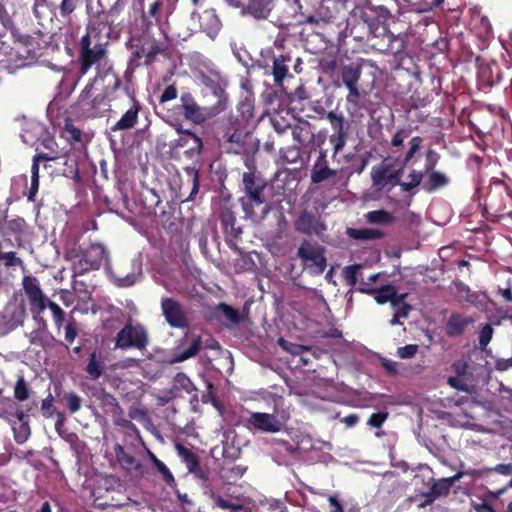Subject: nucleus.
<instances>
[{"label":"nucleus","instance_id":"1","mask_svg":"<svg viewBox=\"0 0 512 512\" xmlns=\"http://www.w3.org/2000/svg\"><path fill=\"white\" fill-rule=\"evenodd\" d=\"M3 0H0V69L10 72L31 65L40 55L39 43L30 36H22L13 40L7 33V25L10 22L9 13L6 11Z\"/></svg>","mask_w":512,"mask_h":512},{"label":"nucleus","instance_id":"2","mask_svg":"<svg viewBox=\"0 0 512 512\" xmlns=\"http://www.w3.org/2000/svg\"><path fill=\"white\" fill-rule=\"evenodd\" d=\"M180 100L184 118L194 125H203L226 110L221 102L214 103L209 99L207 105L201 106L190 93L182 94Z\"/></svg>","mask_w":512,"mask_h":512},{"label":"nucleus","instance_id":"3","mask_svg":"<svg viewBox=\"0 0 512 512\" xmlns=\"http://www.w3.org/2000/svg\"><path fill=\"white\" fill-rule=\"evenodd\" d=\"M104 44L101 43L98 30L89 25L80 42V71L85 75L90 67L105 56Z\"/></svg>","mask_w":512,"mask_h":512},{"label":"nucleus","instance_id":"4","mask_svg":"<svg viewBox=\"0 0 512 512\" xmlns=\"http://www.w3.org/2000/svg\"><path fill=\"white\" fill-rule=\"evenodd\" d=\"M77 0H35L33 13L38 23L45 27L59 14L66 18L76 7Z\"/></svg>","mask_w":512,"mask_h":512},{"label":"nucleus","instance_id":"5","mask_svg":"<svg viewBox=\"0 0 512 512\" xmlns=\"http://www.w3.org/2000/svg\"><path fill=\"white\" fill-rule=\"evenodd\" d=\"M148 344L149 336L146 328L139 323L132 324L131 321L125 324L115 338L116 349L136 348L143 350Z\"/></svg>","mask_w":512,"mask_h":512},{"label":"nucleus","instance_id":"6","mask_svg":"<svg viewBox=\"0 0 512 512\" xmlns=\"http://www.w3.org/2000/svg\"><path fill=\"white\" fill-rule=\"evenodd\" d=\"M297 256L302 260L304 266L311 274L320 275L327 266L324 248L318 244H312L307 240H304L298 248Z\"/></svg>","mask_w":512,"mask_h":512},{"label":"nucleus","instance_id":"7","mask_svg":"<svg viewBox=\"0 0 512 512\" xmlns=\"http://www.w3.org/2000/svg\"><path fill=\"white\" fill-rule=\"evenodd\" d=\"M41 145L52 152L54 155H48L45 153H38L33 157V163L31 167V187L29 193V199L32 200L34 195L37 193L39 188V162L40 161H52L57 159L58 143L55 139L48 134H44L40 139Z\"/></svg>","mask_w":512,"mask_h":512},{"label":"nucleus","instance_id":"8","mask_svg":"<svg viewBox=\"0 0 512 512\" xmlns=\"http://www.w3.org/2000/svg\"><path fill=\"white\" fill-rule=\"evenodd\" d=\"M199 80L211 91L213 96V100L211 101L214 103L221 102L222 106L227 109L228 96L225 92L227 86L225 78H223L218 71L210 70L205 73H200Z\"/></svg>","mask_w":512,"mask_h":512},{"label":"nucleus","instance_id":"9","mask_svg":"<svg viewBox=\"0 0 512 512\" xmlns=\"http://www.w3.org/2000/svg\"><path fill=\"white\" fill-rule=\"evenodd\" d=\"M24 292L29 300L30 311L33 314H41L48 305V299L41 290L35 277L25 276L22 281Z\"/></svg>","mask_w":512,"mask_h":512},{"label":"nucleus","instance_id":"10","mask_svg":"<svg viewBox=\"0 0 512 512\" xmlns=\"http://www.w3.org/2000/svg\"><path fill=\"white\" fill-rule=\"evenodd\" d=\"M103 262L109 263L105 247L100 243H93L85 250L83 257L78 263V267L80 272L83 273L99 269Z\"/></svg>","mask_w":512,"mask_h":512},{"label":"nucleus","instance_id":"11","mask_svg":"<svg viewBox=\"0 0 512 512\" xmlns=\"http://www.w3.org/2000/svg\"><path fill=\"white\" fill-rule=\"evenodd\" d=\"M248 424L263 433H278L283 427V422L275 415L264 412H251L247 419Z\"/></svg>","mask_w":512,"mask_h":512},{"label":"nucleus","instance_id":"12","mask_svg":"<svg viewBox=\"0 0 512 512\" xmlns=\"http://www.w3.org/2000/svg\"><path fill=\"white\" fill-rule=\"evenodd\" d=\"M161 310L167 323L173 328H184L187 326L186 314L181 304L173 298H163Z\"/></svg>","mask_w":512,"mask_h":512},{"label":"nucleus","instance_id":"13","mask_svg":"<svg viewBox=\"0 0 512 512\" xmlns=\"http://www.w3.org/2000/svg\"><path fill=\"white\" fill-rule=\"evenodd\" d=\"M243 184L247 194L245 198H251L252 204L261 206V212L264 213L266 207L262 202V195L266 187V182L253 173H244Z\"/></svg>","mask_w":512,"mask_h":512},{"label":"nucleus","instance_id":"14","mask_svg":"<svg viewBox=\"0 0 512 512\" xmlns=\"http://www.w3.org/2000/svg\"><path fill=\"white\" fill-rule=\"evenodd\" d=\"M399 174L400 170L391 171L390 168L383 163L373 166L371 169L373 187H375L377 191H381L387 184H391L393 186L399 185Z\"/></svg>","mask_w":512,"mask_h":512},{"label":"nucleus","instance_id":"15","mask_svg":"<svg viewBox=\"0 0 512 512\" xmlns=\"http://www.w3.org/2000/svg\"><path fill=\"white\" fill-rule=\"evenodd\" d=\"M295 228L303 234H315L317 236H320L326 230V226L321 222L320 218L307 211L302 212L297 218Z\"/></svg>","mask_w":512,"mask_h":512},{"label":"nucleus","instance_id":"16","mask_svg":"<svg viewBox=\"0 0 512 512\" xmlns=\"http://www.w3.org/2000/svg\"><path fill=\"white\" fill-rule=\"evenodd\" d=\"M231 150L235 153H248L257 149V141L248 130H234L229 137Z\"/></svg>","mask_w":512,"mask_h":512},{"label":"nucleus","instance_id":"17","mask_svg":"<svg viewBox=\"0 0 512 512\" xmlns=\"http://www.w3.org/2000/svg\"><path fill=\"white\" fill-rule=\"evenodd\" d=\"M177 131L180 132L179 139L177 140V147L186 148L185 153L189 156L199 154L202 149L201 139L190 130Z\"/></svg>","mask_w":512,"mask_h":512},{"label":"nucleus","instance_id":"18","mask_svg":"<svg viewBox=\"0 0 512 512\" xmlns=\"http://www.w3.org/2000/svg\"><path fill=\"white\" fill-rule=\"evenodd\" d=\"M242 207L246 214V217L251 219L253 222H260L262 221L267 214L269 213L271 206L269 203L266 202L265 198L262 196V202L265 205L266 209L264 210V213L260 212L262 211L261 206L252 204L251 198H242Z\"/></svg>","mask_w":512,"mask_h":512},{"label":"nucleus","instance_id":"19","mask_svg":"<svg viewBox=\"0 0 512 512\" xmlns=\"http://www.w3.org/2000/svg\"><path fill=\"white\" fill-rule=\"evenodd\" d=\"M358 290L369 295H374V299L378 304H384L386 302L391 304L392 300L398 296L395 287L392 285H385L379 289L358 288Z\"/></svg>","mask_w":512,"mask_h":512},{"label":"nucleus","instance_id":"20","mask_svg":"<svg viewBox=\"0 0 512 512\" xmlns=\"http://www.w3.org/2000/svg\"><path fill=\"white\" fill-rule=\"evenodd\" d=\"M336 174L335 170L330 169L326 165L325 155L321 154L313 166L311 171V180L313 183H321L324 180L334 176Z\"/></svg>","mask_w":512,"mask_h":512},{"label":"nucleus","instance_id":"21","mask_svg":"<svg viewBox=\"0 0 512 512\" xmlns=\"http://www.w3.org/2000/svg\"><path fill=\"white\" fill-rule=\"evenodd\" d=\"M457 288V296L461 300H464L470 304L475 305L476 307H482L486 300V295L483 293H477L471 291V289L462 283L456 285Z\"/></svg>","mask_w":512,"mask_h":512},{"label":"nucleus","instance_id":"22","mask_svg":"<svg viewBox=\"0 0 512 512\" xmlns=\"http://www.w3.org/2000/svg\"><path fill=\"white\" fill-rule=\"evenodd\" d=\"M114 452L123 469L127 471H135L140 468V462L135 457L128 454L121 445L116 444Z\"/></svg>","mask_w":512,"mask_h":512},{"label":"nucleus","instance_id":"23","mask_svg":"<svg viewBox=\"0 0 512 512\" xmlns=\"http://www.w3.org/2000/svg\"><path fill=\"white\" fill-rule=\"evenodd\" d=\"M201 27L211 38L215 37L220 30L221 23L213 11H205L201 16Z\"/></svg>","mask_w":512,"mask_h":512},{"label":"nucleus","instance_id":"24","mask_svg":"<svg viewBox=\"0 0 512 512\" xmlns=\"http://www.w3.org/2000/svg\"><path fill=\"white\" fill-rule=\"evenodd\" d=\"M347 235L352 239L363 241L376 240L383 237V233L374 228H349L347 230Z\"/></svg>","mask_w":512,"mask_h":512},{"label":"nucleus","instance_id":"25","mask_svg":"<svg viewBox=\"0 0 512 512\" xmlns=\"http://www.w3.org/2000/svg\"><path fill=\"white\" fill-rule=\"evenodd\" d=\"M463 476L462 472L457 473L453 477L442 478L435 482L431 488L432 494L436 497L447 495L453 484L461 479Z\"/></svg>","mask_w":512,"mask_h":512},{"label":"nucleus","instance_id":"26","mask_svg":"<svg viewBox=\"0 0 512 512\" xmlns=\"http://www.w3.org/2000/svg\"><path fill=\"white\" fill-rule=\"evenodd\" d=\"M28 340L30 344L45 347L47 346L50 341L52 340L51 334L46 329V323L42 322V327L36 330H33L28 335Z\"/></svg>","mask_w":512,"mask_h":512},{"label":"nucleus","instance_id":"27","mask_svg":"<svg viewBox=\"0 0 512 512\" xmlns=\"http://www.w3.org/2000/svg\"><path fill=\"white\" fill-rule=\"evenodd\" d=\"M290 59L285 56L275 58L273 61L272 74L277 85L282 86L285 77L288 74L287 62Z\"/></svg>","mask_w":512,"mask_h":512},{"label":"nucleus","instance_id":"28","mask_svg":"<svg viewBox=\"0 0 512 512\" xmlns=\"http://www.w3.org/2000/svg\"><path fill=\"white\" fill-rule=\"evenodd\" d=\"M472 322V319L465 318L459 315H453L447 323V332L450 336H457L463 333L467 325Z\"/></svg>","mask_w":512,"mask_h":512},{"label":"nucleus","instance_id":"29","mask_svg":"<svg viewBox=\"0 0 512 512\" xmlns=\"http://www.w3.org/2000/svg\"><path fill=\"white\" fill-rule=\"evenodd\" d=\"M361 77V69L353 65L344 66L341 70V78L346 87L355 86Z\"/></svg>","mask_w":512,"mask_h":512},{"label":"nucleus","instance_id":"30","mask_svg":"<svg viewBox=\"0 0 512 512\" xmlns=\"http://www.w3.org/2000/svg\"><path fill=\"white\" fill-rule=\"evenodd\" d=\"M407 293L398 294V296L392 300L391 308L394 310V315L401 316L404 319L409 317V313L412 310L411 305L406 302Z\"/></svg>","mask_w":512,"mask_h":512},{"label":"nucleus","instance_id":"31","mask_svg":"<svg viewBox=\"0 0 512 512\" xmlns=\"http://www.w3.org/2000/svg\"><path fill=\"white\" fill-rule=\"evenodd\" d=\"M85 371L92 380L98 379L103 374V363L98 359L95 352L90 355Z\"/></svg>","mask_w":512,"mask_h":512},{"label":"nucleus","instance_id":"32","mask_svg":"<svg viewBox=\"0 0 512 512\" xmlns=\"http://www.w3.org/2000/svg\"><path fill=\"white\" fill-rule=\"evenodd\" d=\"M366 221L371 224L385 225L393 221V216L384 210H374L364 215Z\"/></svg>","mask_w":512,"mask_h":512},{"label":"nucleus","instance_id":"33","mask_svg":"<svg viewBox=\"0 0 512 512\" xmlns=\"http://www.w3.org/2000/svg\"><path fill=\"white\" fill-rule=\"evenodd\" d=\"M201 345H202L201 339L199 337L196 338L188 349H186L182 353H179L175 357L170 359L169 363L175 364V363L183 362L189 358L194 357L199 352Z\"/></svg>","mask_w":512,"mask_h":512},{"label":"nucleus","instance_id":"34","mask_svg":"<svg viewBox=\"0 0 512 512\" xmlns=\"http://www.w3.org/2000/svg\"><path fill=\"white\" fill-rule=\"evenodd\" d=\"M138 112L139 107L134 104L125 112V114L120 118L114 128H131L137 122Z\"/></svg>","mask_w":512,"mask_h":512},{"label":"nucleus","instance_id":"35","mask_svg":"<svg viewBox=\"0 0 512 512\" xmlns=\"http://www.w3.org/2000/svg\"><path fill=\"white\" fill-rule=\"evenodd\" d=\"M178 454L183 458L189 471L193 472L198 467L199 462L197 457L189 449L183 445L178 444L176 446Z\"/></svg>","mask_w":512,"mask_h":512},{"label":"nucleus","instance_id":"36","mask_svg":"<svg viewBox=\"0 0 512 512\" xmlns=\"http://www.w3.org/2000/svg\"><path fill=\"white\" fill-rule=\"evenodd\" d=\"M13 431H14L15 441L18 444L25 443L28 440V438H29V436L31 434L28 422H17V423H14L13 424Z\"/></svg>","mask_w":512,"mask_h":512},{"label":"nucleus","instance_id":"37","mask_svg":"<svg viewBox=\"0 0 512 512\" xmlns=\"http://www.w3.org/2000/svg\"><path fill=\"white\" fill-rule=\"evenodd\" d=\"M210 497L217 507L224 510L229 509L231 511H240L244 508L239 502H231L214 492L211 493Z\"/></svg>","mask_w":512,"mask_h":512},{"label":"nucleus","instance_id":"38","mask_svg":"<svg viewBox=\"0 0 512 512\" xmlns=\"http://www.w3.org/2000/svg\"><path fill=\"white\" fill-rule=\"evenodd\" d=\"M14 397L16 400L23 402L29 398V388L23 376H20L14 387Z\"/></svg>","mask_w":512,"mask_h":512},{"label":"nucleus","instance_id":"39","mask_svg":"<svg viewBox=\"0 0 512 512\" xmlns=\"http://www.w3.org/2000/svg\"><path fill=\"white\" fill-rule=\"evenodd\" d=\"M278 344L280 345V347L283 350L289 352L292 355H302L304 351H309L310 350V348L307 347V346L294 344V343L286 341L283 338H280L278 340Z\"/></svg>","mask_w":512,"mask_h":512},{"label":"nucleus","instance_id":"40","mask_svg":"<svg viewBox=\"0 0 512 512\" xmlns=\"http://www.w3.org/2000/svg\"><path fill=\"white\" fill-rule=\"evenodd\" d=\"M151 459H152L153 463L155 464L158 472L162 475L163 480L168 484L174 483V477H173L172 473L170 472L169 468L161 460H159L154 454H151Z\"/></svg>","mask_w":512,"mask_h":512},{"label":"nucleus","instance_id":"41","mask_svg":"<svg viewBox=\"0 0 512 512\" xmlns=\"http://www.w3.org/2000/svg\"><path fill=\"white\" fill-rule=\"evenodd\" d=\"M67 402V407L71 413H76L80 410L82 399L75 392H68L64 395Z\"/></svg>","mask_w":512,"mask_h":512},{"label":"nucleus","instance_id":"42","mask_svg":"<svg viewBox=\"0 0 512 512\" xmlns=\"http://www.w3.org/2000/svg\"><path fill=\"white\" fill-rule=\"evenodd\" d=\"M346 88L348 89V95L346 97V101H347V104L349 105V109L356 110L359 106V100H360L359 89H358L357 85L346 87Z\"/></svg>","mask_w":512,"mask_h":512},{"label":"nucleus","instance_id":"43","mask_svg":"<svg viewBox=\"0 0 512 512\" xmlns=\"http://www.w3.org/2000/svg\"><path fill=\"white\" fill-rule=\"evenodd\" d=\"M361 265H350L344 268L343 275L348 286H354L357 283V273Z\"/></svg>","mask_w":512,"mask_h":512},{"label":"nucleus","instance_id":"44","mask_svg":"<svg viewBox=\"0 0 512 512\" xmlns=\"http://www.w3.org/2000/svg\"><path fill=\"white\" fill-rule=\"evenodd\" d=\"M217 309L221 311L224 316L232 323L237 324L240 321V316L237 310L232 308L231 306L221 303L218 305Z\"/></svg>","mask_w":512,"mask_h":512},{"label":"nucleus","instance_id":"45","mask_svg":"<svg viewBox=\"0 0 512 512\" xmlns=\"http://www.w3.org/2000/svg\"><path fill=\"white\" fill-rule=\"evenodd\" d=\"M185 171L191 177L192 184H193L192 191H191L190 195L188 196V198L186 199L187 201H190V200H194V196L199 191V174H198V171L194 167H186Z\"/></svg>","mask_w":512,"mask_h":512},{"label":"nucleus","instance_id":"46","mask_svg":"<svg viewBox=\"0 0 512 512\" xmlns=\"http://www.w3.org/2000/svg\"><path fill=\"white\" fill-rule=\"evenodd\" d=\"M493 327L490 324H486L482 327L479 333V345L480 348L484 349L492 339Z\"/></svg>","mask_w":512,"mask_h":512},{"label":"nucleus","instance_id":"47","mask_svg":"<svg viewBox=\"0 0 512 512\" xmlns=\"http://www.w3.org/2000/svg\"><path fill=\"white\" fill-rule=\"evenodd\" d=\"M0 261L4 263L5 266H20L22 265V260L16 256L15 252H0Z\"/></svg>","mask_w":512,"mask_h":512},{"label":"nucleus","instance_id":"48","mask_svg":"<svg viewBox=\"0 0 512 512\" xmlns=\"http://www.w3.org/2000/svg\"><path fill=\"white\" fill-rule=\"evenodd\" d=\"M422 180V174L417 171H413L409 175V181L407 182H400L399 185L401 186L402 190L409 191L412 188L418 186Z\"/></svg>","mask_w":512,"mask_h":512},{"label":"nucleus","instance_id":"49","mask_svg":"<svg viewBox=\"0 0 512 512\" xmlns=\"http://www.w3.org/2000/svg\"><path fill=\"white\" fill-rule=\"evenodd\" d=\"M447 383L454 389L466 393L471 392V387L466 383L463 377H449Z\"/></svg>","mask_w":512,"mask_h":512},{"label":"nucleus","instance_id":"50","mask_svg":"<svg viewBox=\"0 0 512 512\" xmlns=\"http://www.w3.org/2000/svg\"><path fill=\"white\" fill-rule=\"evenodd\" d=\"M47 307L51 310L55 324L57 328H60L64 322V311L60 308L58 304L53 301H48Z\"/></svg>","mask_w":512,"mask_h":512},{"label":"nucleus","instance_id":"51","mask_svg":"<svg viewBox=\"0 0 512 512\" xmlns=\"http://www.w3.org/2000/svg\"><path fill=\"white\" fill-rule=\"evenodd\" d=\"M173 384L175 388H181L187 392H190L192 388V382L184 373H178L174 377Z\"/></svg>","mask_w":512,"mask_h":512},{"label":"nucleus","instance_id":"52","mask_svg":"<svg viewBox=\"0 0 512 512\" xmlns=\"http://www.w3.org/2000/svg\"><path fill=\"white\" fill-rule=\"evenodd\" d=\"M159 48L156 46L151 45L149 48L142 47L141 49H138L135 51V55L138 58L145 57L146 62H151L154 58V56L159 52Z\"/></svg>","mask_w":512,"mask_h":512},{"label":"nucleus","instance_id":"53","mask_svg":"<svg viewBox=\"0 0 512 512\" xmlns=\"http://www.w3.org/2000/svg\"><path fill=\"white\" fill-rule=\"evenodd\" d=\"M238 111L241 113L243 118H250L253 115V103L252 101L246 97L243 101L240 102L238 106Z\"/></svg>","mask_w":512,"mask_h":512},{"label":"nucleus","instance_id":"54","mask_svg":"<svg viewBox=\"0 0 512 512\" xmlns=\"http://www.w3.org/2000/svg\"><path fill=\"white\" fill-rule=\"evenodd\" d=\"M418 351V345L409 344L397 349V354L402 359L412 358Z\"/></svg>","mask_w":512,"mask_h":512},{"label":"nucleus","instance_id":"55","mask_svg":"<svg viewBox=\"0 0 512 512\" xmlns=\"http://www.w3.org/2000/svg\"><path fill=\"white\" fill-rule=\"evenodd\" d=\"M452 368L456 372V377H464V378H470V373L468 371V363L466 361H456L453 363Z\"/></svg>","mask_w":512,"mask_h":512},{"label":"nucleus","instance_id":"56","mask_svg":"<svg viewBox=\"0 0 512 512\" xmlns=\"http://www.w3.org/2000/svg\"><path fill=\"white\" fill-rule=\"evenodd\" d=\"M387 413H373L368 419L367 424L373 428H380L387 419Z\"/></svg>","mask_w":512,"mask_h":512},{"label":"nucleus","instance_id":"57","mask_svg":"<svg viewBox=\"0 0 512 512\" xmlns=\"http://www.w3.org/2000/svg\"><path fill=\"white\" fill-rule=\"evenodd\" d=\"M381 365L391 375L399 373V363L387 358H381Z\"/></svg>","mask_w":512,"mask_h":512},{"label":"nucleus","instance_id":"58","mask_svg":"<svg viewBox=\"0 0 512 512\" xmlns=\"http://www.w3.org/2000/svg\"><path fill=\"white\" fill-rule=\"evenodd\" d=\"M41 411L45 418H50L53 415V397L51 394L42 401Z\"/></svg>","mask_w":512,"mask_h":512},{"label":"nucleus","instance_id":"59","mask_svg":"<svg viewBox=\"0 0 512 512\" xmlns=\"http://www.w3.org/2000/svg\"><path fill=\"white\" fill-rule=\"evenodd\" d=\"M447 182V179L446 177L439 173V172H433L431 175H430V183L431 185L434 187V188H438L440 186H443L445 185Z\"/></svg>","mask_w":512,"mask_h":512},{"label":"nucleus","instance_id":"60","mask_svg":"<svg viewBox=\"0 0 512 512\" xmlns=\"http://www.w3.org/2000/svg\"><path fill=\"white\" fill-rule=\"evenodd\" d=\"M344 137L345 134L342 133V130H339V133L337 136L331 137V142L334 145V154L338 153L344 146Z\"/></svg>","mask_w":512,"mask_h":512},{"label":"nucleus","instance_id":"61","mask_svg":"<svg viewBox=\"0 0 512 512\" xmlns=\"http://www.w3.org/2000/svg\"><path fill=\"white\" fill-rule=\"evenodd\" d=\"M177 97V90L173 85L166 87L164 92L160 97L161 102H167L170 100H174Z\"/></svg>","mask_w":512,"mask_h":512},{"label":"nucleus","instance_id":"62","mask_svg":"<svg viewBox=\"0 0 512 512\" xmlns=\"http://www.w3.org/2000/svg\"><path fill=\"white\" fill-rule=\"evenodd\" d=\"M422 143V139L419 137H414L410 141V149L405 157V161H409L414 153L419 149L420 145Z\"/></svg>","mask_w":512,"mask_h":512},{"label":"nucleus","instance_id":"63","mask_svg":"<svg viewBox=\"0 0 512 512\" xmlns=\"http://www.w3.org/2000/svg\"><path fill=\"white\" fill-rule=\"evenodd\" d=\"M129 417L135 420L142 421L147 417V413L145 410L137 407H132L129 410Z\"/></svg>","mask_w":512,"mask_h":512},{"label":"nucleus","instance_id":"64","mask_svg":"<svg viewBox=\"0 0 512 512\" xmlns=\"http://www.w3.org/2000/svg\"><path fill=\"white\" fill-rule=\"evenodd\" d=\"M512 367V357L509 359L501 358L497 359L495 368L498 371H506Z\"/></svg>","mask_w":512,"mask_h":512}]
</instances>
